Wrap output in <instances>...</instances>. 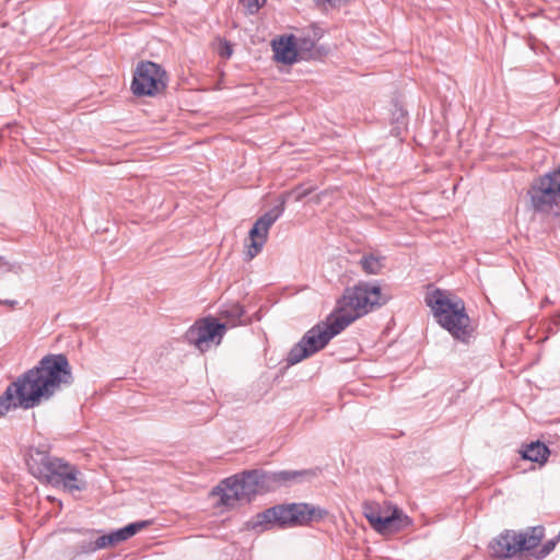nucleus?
<instances>
[{
	"mask_svg": "<svg viewBox=\"0 0 560 560\" xmlns=\"http://www.w3.org/2000/svg\"><path fill=\"white\" fill-rule=\"evenodd\" d=\"M72 383V369L67 357L47 354L7 387L0 396V417L18 407L34 408L42 400H48L62 385Z\"/></svg>",
	"mask_w": 560,
	"mask_h": 560,
	"instance_id": "1",
	"label": "nucleus"
},
{
	"mask_svg": "<svg viewBox=\"0 0 560 560\" xmlns=\"http://www.w3.org/2000/svg\"><path fill=\"white\" fill-rule=\"evenodd\" d=\"M385 303L381 288L368 282L346 288L337 300L334 311L322 324H317V352L357 319Z\"/></svg>",
	"mask_w": 560,
	"mask_h": 560,
	"instance_id": "2",
	"label": "nucleus"
},
{
	"mask_svg": "<svg viewBox=\"0 0 560 560\" xmlns=\"http://www.w3.org/2000/svg\"><path fill=\"white\" fill-rule=\"evenodd\" d=\"M427 305L432 310L436 322L455 339L467 342L474 332L470 318L466 313L465 303L440 289L425 296Z\"/></svg>",
	"mask_w": 560,
	"mask_h": 560,
	"instance_id": "3",
	"label": "nucleus"
},
{
	"mask_svg": "<svg viewBox=\"0 0 560 560\" xmlns=\"http://www.w3.org/2000/svg\"><path fill=\"white\" fill-rule=\"evenodd\" d=\"M31 472L39 480L69 492L82 491L86 483L79 478L80 471L73 465L46 452L34 450L27 462Z\"/></svg>",
	"mask_w": 560,
	"mask_h": 560,
	"instance_id": "4",
	"label": "nucleus"
},
{
	"mask_svg": "<svg viewBox=\"0 0 560 560\" xmlns=\"http://www.w3.org/2000/svg\"><path fill=\"white\" fill-rule=\"evenodd\" d=\"M267 477L262 469L245 470L221 481L212 494L219 495L221 504L229 508L237 501L250 502L258 494L271 492Z\"/></svg>",
	"mask_w": 560,
	"mask_h": 560,
	"instance_id": "5",
	"label": "nucleus"
},
{
	"mask_svg": "<svg viewBox=\"0 0 560 560\" xmlns=\"http://www.w3.org/2000/svg\"><path fill=\"white\" fill-rule=\"evenodd\" d=\"M315 508L305 503L278 504L256 514L248 522L246 528L266 530L273 525L281 528L302 526L312 521Z\"/></svg>",
	"mask_w": 560,
	"mask_h": 560,
	"instance_id": "6",
	"label": "nucleus"
},
{
	"mask_svg": "<svg viewBox=\"0 0 560 560\" xmlns=\"http://www.w3.org/2000/svg\"><path fill=\"white\" fill-rule=\"evenodd\" d=\"M528 195L536 212L557 219L560 225V166L537 177Z\"/></svg>",
	"mask_w": 560,
	"mask_h": 560,
	"instance_id": "7",
	"label": "nucleus"
},
{
	"mask_svg": "<svg viewBox=\"0 0 560 560\" xmlns=\"http://www.w3.org/2000/svg\"><path fill=\"white\" fill-rule=\"evenodd\" d=\"M362 509L372 528L380 534L399 532L410 524L409 517L397 506L390 504L382 506L377 502L365 501Z\"/></svg>",
	"mask_w": 560,
	"mask_h": 560,
	"instance_id": "8",
	"label": "nucleus"
},
{
	"mask_svg": "<svg viewBox=\"0 0 560 560\" xmlns=\"http://www.w3.org/2000/svg\"><path fill=\"white\" fill-rule=\"evenodd\" d=\"M167 80V73L160 65L141 61L133 73L131 91L137 96H155L165 91Z\"/></svg>",
	"mask_w": 560,
	"mask_h": 560,
	"instance_id": "9",
	"label": "nucleus"
},
{
	"mask_svg": "<svg viewBox=\"0 0 560 560\" xmlns=\"http://www.w3.org/2000/svg\"><path fill=\"white\" fill-rule=\"evenodd\" d=\"M284 210V201L281 200L279 205L275 206L264 215L258 218L254 226L249 231L250 244L248 245L246 256L253 259L264 247L268 232L271 225L279 219Z\"/></svg>",
	"mask_w": 560,
	"mask_h": 560,
	"instance_id": "10",
	"label": "nucleus"
},
{
	"mask_svg": "<svg viewBox=\"0 0 560 560\" xmlns=\"http://www.w3.org/2000/svg\"><path fill=\"white\" fill-rule=\"evenodd\" d=\"M226 330V325L218 323L212 318L198 320L186 331V339L189 343L195 345L200 351L209 348L210 342H220Z\"/></svg>",
	"mask_w": 560,
	"mask_h": 560,
	"instance_id": "11",
	"label": "nucleus"
},
{
	"mask_svg": "<svg viewBox=\"0 0 560 560\" xmlns=\"http://www.w3.org/2000/svg\"><path fill=\"white\" fill-rule=\"evenodd\" d=\"M150 524L149 521H140L128 524L127 526L114 530L107 535H102L94 541H84L81 545V551L84 553L94 552L101 549L116 546L130 537L135 536L138 532L145 528Z\"/></svg>",
	"mask_w": 560,
	"mask_h": 560,
	"instance_id": "12",
	"label": "nucleus"
},
{
	"mask_svg": "<svg viewBox=\"0 0 560 560\" xmlns=\"http://www.w3.org/2000/svg\"><path fill=\"white\" fill-rule=\"evenodd\" d=\"M489 548L494 558L509 559L514 557L520 552L517 533L505 530L490 542Z\"/></svg>",
	"mask_w": 560,
	"mask_h": 560,
	"instance_id": "13",
	"label": "nucleus"
},
{
	"mask_svg": "<svg viewBox=\"0 0 560 560\" xmlns=\"http://www.w3.org/2000/svg\"><path fill=\"white\" fill-rule=\"evenodd\" d=\"M311 470H280L267 471V480L270 486V491H275L281 487H291L301 483L312 477Z\"/></svg>",
	"mask_w": 560,
	"mask_h": 560,
	"instance_id": "14",
	"label": "nucleus"
},
{
	"mask_svg": "<svg viewBox=\"0 0 560 560\" xmlns=\"http://www.w3.org/2000/svg\"><path fill=\"white\" fill-rule=\"evenodd\" d=\"M272 50L276 60L284 65H291L295 62L299 57L303 58L302 51L298 50V44L293 35L288 37L282 36L278 39H273Z\"/></svg>",
	"mask_w": 560,
	"mask_h": 560,
	"instance_id": "15",
	"label": "nucleus"
},
{
	"mask_svg": "<svg viewBox=\"0 0 560 560\" xmlns=\"http://www.w3.org/2000/svg\"><path fill=\"white\" fill-rule=\"evenodd\" d=\"M315 353V327L307 330L304 337L295 343L287 355V365H295Z\"/></svg>",
	"mask_w": 560,
	"mask_h": 560,
	"instance_id": "16",
	"label": "nucleus"
},
{
	"mask_svg": "<svg viewBox=\"0 0 560 560\" xmlns=\"http://www.w3.org/2000/svg\"><path fill=\"white\" fill-rule=\"evenodd\" d=\"M545 536L541 525L528 527L524 533H517L520 551H529L536 548Z\"/></svg>",
	"mask_w": 560,
	"mask_h": 560,
	"instance_id": "17",
	"label": "nucleus"
},
{
	"mask_svg": "<svg viewBox=\"0 0 560 560\" xmlns=\"http://www.w3.org/2000/svg\"><path fill=\"white\" fill-rule=\"evenodd\" d=\"M521 454L524 459L542 465L547 462L550 451L544 443L536 441L526 444Z\"/></svg>",
	"mask_w": 560,
	"mask_h": 560,
	"instance_id": "18",
	"label": "nucleus"
},
{
	"mask_svg": "<svg viewBox=\"0 0 560 560\" xmlns=\"http://www.w3.org/2000/svg\"><path fill=\"white\" fill-rule=\"evenodd\" d=\"M385 258L374 255H364L360 260L363 271L368 275H378L385 267Z\"/></svg>",
	"mask_w": 560,
	"mask_h": 560,
	"instance_id": "19",
	"label": "nucleus"
},
{
	"mask_svg": "<svg viewBox=\"0 0 560 560\" xmlns=\"http://www.w3.org/2000/svg\"><path fill=\"white\" fill-rule=\"evenodd\" d=\"M244 315L243 307L240 304H232L221 310L220 316L226 319L224 323L226 326H236L241 323V318Z\"/></svg>",
	"mask_w": 560,
	"mask_h": 560,
	"instance_id": "20",
	"label": "nucleus"
},
{
	"mask_svg": "<svg viewBox=\"0 0 560 560\" xmlns=\"http://www.w3.org/2000/svg\"><path fill=\"white\" fill-rule=\"evenodd\" d=\"M314 186L312 184L307 185H300L296 186L294 189H292L289 192V197L293 198L295 201H301L305 197H307L310 194L313 192Z\"/></svg>",
	"mask_w": 560,
	"mask_h": 560,
	"instance_id": "21",
	"label": "nucleus"
},
{
	"mask_svg": "<svg viewBox=\"0 0 560 560\" xmlns=\"http://www.w3.org/2000/svg\"><path fill=\"white\" fill-rule=\"evenodd\" d=\"M558 537L551 540H548L542 545V547L536 552L535 557L539 560L546 558L549 553H551L558 542Z\"/></svg>",
	"mask_w": 560,
	"mask_h": 560,
	"instance_id": "22",
	"label": "nucleus"
},
{
	"mask_svg": "<svg viewBox=\"0 0 560 560\" xmlns=\"http://www.w3.org/2000/svg\"><path fill=\"white\" fill-rule=\"evenodd\" d=\"M248 14H255L265 4L266 0H240Z\"/></svg>",
	"mask_w": 560,
	"mask_h": 560,
	"instance_id": "23",
	"label": "nucleus"
},
{
	"mask_svg": "<svg viewBox=\"0 0 560 560\" xmlns=\"http://www.w3.org/2000/svg\"><path fill=\"white\" fill-rule=\"evenodd\" d=\"M232 52H233L232 46L228 42L222 43V45L220 47V56L229 58V57H231Z\"/></svg>",
	"mask_w": 560,
	"mask_h": 560,
	"instance_id": "24",
	"label": "nucleus"
},
{
	"mask_svg": "<svg viewBox=\"0 0 560 560\" xmlns=\"http://www.w3.org/2000/svg\"><path fill=\"white\" fill-rule=\"evenodd\" d=\"M324 2L328 3L330 7H341L351 0H323Z\"/></svg>",
	"mask_w": 560,
	"mask_h": 560,
	"instance_id": "25",
	"label": "nucleus"
},
{
	"mask_svg": "<svg viewBox=\"0 0 560 560\" xmlns=\"http://www.w3.org/2000/svg\"><path fill=\"white\" fill-rule=\"evenodd\" d=\"M0 303L10 307H14L18 304V302L14 300H3L0 301Z\"/></svg>",
	"mask_w": 560,
	"mask_h": 560,
	"instance_id": "26",
	"label": "nucleus"
},
{
	"mask_svg": "<svg viewBox=\"0 0 560 560\" xmlns=\"http://www.w3.org/2000/svg\"><path fill=\"white\" fill-rule=\"evenodd\" d=\"M303 45L305 46L306 49H308L313 48L315 43L313 40H303Z\"/></svg>",
	"mask_w": 560,
	"mask_h": 560,
	"instance_id": "27",
	"label": "nucleus"
},
{
	"mask_svg": "<svg viewBox=\"0 0 560 560\" xmlns=\"http://www.w3.org/2000/svg\"><path fill=\"white\" fill-rule=\"evenodd\" d=\"M316 513H317V518H320V517H323L324 514H326V511H322V510L317 509Z\"/></svg>",
	"mask_w": 560,
	"mask_h": 560,
	"instance_id": "28",
	"label": "nucleus"
},
{
	"mask_svg": "<svg viewBox=\"0 0 560 560\" xmlns=\"http://www.w3.org/2000/svg\"><path fill=\"white\" fill-rule=\"evenodd\" d=\"M316 54H317V57L322 55V51L318 47H317Z\"/></svg>",
	"mask_w": 560,
	"mask_h": 560,
	"instance_id": "29",
	"label": "nucleus"
},
{
	"mask_svg": "<svg viewBox=\"0 0 560 560\" xmlns=\"http://www.w3.org/2000/svg\"><path fill=\"white\" fill-rule=\"evenodd\" d=\"M2 259V257H0V260Z\"/></svg>",
	"mask_w": 560,
	"mask_h": 560,
	"instance_id": "30",
	"label": "nucleus"
}]
</instances>
